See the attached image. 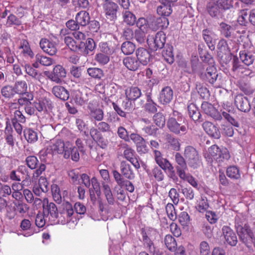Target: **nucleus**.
Listing matches in <instances>:
<instances>
[{
  "mask_svg": "<svg viewBox=\"0 0 255 255\" xmlns=\"http://www.w3.org/2000/svg\"><path fill=\"white\" fill-rule=\"evenodd\" d=\"M155 124L159 127H163L165 124V119L162 114L158 113L155 114L153 117Z\"/></svg>",
  "mask_w": 255,
  "mask_h": 255,
  "instance_id": "nucleus-60",
  "label": "nucleus"
},
{
  "mask_svg": "<svg viewBox=\"0 0 255 255\" xmlns=\"http://www.w3.org/2000/svg\"><path fill=\"white\" fill-rule=\"evenodd\" d=\"M24 136L28 142H34L38 139L37 133L33 130L28 128L24 131Z\"/></svg>",
  "mask_w": 255,
  "mask_h": 255,
  "instance_id": "nucleus-48",
  "label": "nucleus"
},
{
  "mask_svg": "<svg viewBox=\"0 0 255 255\" xmlns=\"http://www.w3.org/2000/svg\"><path fill=\"white\" fill-rule=\"evenodd\" d=\"M201 77L203 80L213 84L217 80L218 77L216 68L213 66L207 67L205 73L201 74Z\"/></svg>",
  "mask_w": 255,
  "mask_h": 255,
  "instance_id": "nucleus-22",
  "label": "nucleus"
},
{
  "mask_svg": "<svg viewBox=\"0 0 255 255\" xmlns=\"http://www.w3.org/2000/svg\"><path fill=\"white\" fill-rule=\"evenodd\" d=\"M201 108L206 114L212 117L215 120H221L222 119V116L212 104L208 102H203Z\"/></svg>",
  "mask_w": 255,
  "mask_h": 255,
  "instance_id": "nucleus-19",
  "label": "nucleus"
},
{
  "mask_svg": "<svg viewBox=\"0 0 255 255\" xmlns=\"http://www.w3.org/2000/svg\"><path fill=\"white\" fill-rule=\"evenodd\" d=\"M203 36L205 41L211 49H214V45L217 38L216 35L212 30L204 29L202 32Z\"/></svg>",
  "mask_w": 255,
  "mask_h": 255,
  "instance_id": "nucleus-25",
  "label": "nucleus"
},
{
  "mask_svg": "<svg viewBox=\"0 0 255 255\" xmlns=\"http://www.w3.org/2000/svg\"><path fill=\"white\" fill-rule=\"evenodd\" d=\"M184 156L189 166L194 169L197 168L201 163V156L197 150L192 146L185 147Z\"/></svg>",
  "mask_w": 255,
  "mask_h": 255,
  "instance_id": "nucleus-5",
  "label": "nucleus"
},
{
  "mask_svg": "<svg viewBox=\"0 0 255 255\" xmlns=\"http://www.w3.org/2000/svg\"><path fill=\"white\" fill-rule=\"evenodd\" d=\"M123 17L124 22L129 25H133L136 19L134 14L127 9L123 12Z\"/></svg>",
  "mask_w": 255,
  "mask_h": 255,
  "instance_id": "nucleus-40",
  "label": "nucleus"
},
{
  "mask_svg": "<svg viewBox=\"0 0 255 255\" xmlns=\"http://www.w3.org/2000/svg\"><path fill=\"white\" fill-rule=\"evenodd\" d=\"M188 111L190 118L193 121H198L200 120L201 115L198 109L194 104H191L189 105L188 106Z\"/></svg>",
  "mask_w": 255,
  "mask_h": 255,
  "instance_id": "nucleus-38",
  "label": "nucleus"
},
{
  "mask_svg": "<svg viewBox=\"0 0 255 255\" xmlns=\"http://www.w3.org/2000/svg\"><path fill=\"white\" fill-rule=\"evenodd\" d=\"M43 213L46 215L51 224H55L57 221L58 211L55 204L52 202L48 203L47 198H44Z\"/></svg>",
  "mask_w": 255,
  "mask_h": 255,
  "instance_id": "nucleus-9",
  "label": "nucleus"
},
{
  "mask_svg": "<svg viewBox=\"0 0 255 255\" xmlns=\"http://www.w3.org/2000/svg\"><path fill=\"white\" fill-rule=\"evenodd\" d=\"M52 92L56 97L63 101H66L69 99V92L62 86H54L52 88Z\"/></svg>",
  "mask_w": 255,
  "mask_h": 255,
  "instance_id": "nucleus-27",
  "label": "nucleus"
},
{
  "mask_svg": "<svg viewBox=\"0 0 255 255\" xmlns=\"http://www.w3.org/2000/svg\"><path fill=\"white\" fill-rule=\"evenodd\" d=\"M95 60L100 64L105 65L110 60L108 54H104L103 53H98L95 56Z\"/></svg>",
  "mask_w": 255,
  "mask_h": 255,
  "instance_id": "nucleus-61",
  "label": "nucleus"
},
{
  "mask_svg": "<svg viewBox=\"0 0 255 255\" xmlns=\"http://www.w3.org/2000/svg\"><path fill=\"white\" fill-rule=\"evenodd\" d=\"M67 142L64 143L61 139H54L51 140L50 144L46 149L40 151L41 155H52L53 154H64L67 149Z\"/></svg>",
  "mask_w": 255,
  "mask_h": 255,
  "instance_id": "nucleus-4",
  "label": "nucleus"
},
{
  "mask_svg": "<svg viewBox=\"0 0 255 255\" xmlns=\"http://www.w3.org/2000/svg\"><path fill=\"white\" fill-rule=\"evenodd\" d=\"M173 97V91L169 86H166L162 89L159 95V101L163 105L169 104Z\"/></svg>",
  "mask_w": 255,
  "mask_h": 255,
  "instance_id": "nucleus-16",
  "label": "nucleus"
},
{
  "mask_svg": "<svg viewBox=\"0 0 255 255\" xmlns=\"http://www.w3.org/2000/svg\"><path fill=\"white\" fill-rule=\"evenodd\" d=\"M172 12L171 4L166 3L161 0V5L157 8V13L162 16L165 17L169 16Z\"/></svg>",
  "mask_w": 255,
  "mask_h": 255,
  "instance_id": "nucleus-33",
  "label": "nucleus"
},
{
  "mask_svg": "<svg viewBox=\"0 0 255 255\" xmlns=\"http://www.w3.org/2000/svg\"><path fill=\"white\" fill-rule=\"evenodd\" d=\"M67 149L64 152V157L65 159H68L70 157L71 159L75 161H77L80 158L79 150L76 147L72 146L69 142H67Z\"/></svg>",
  "mask_w": 255,
  "mask_h": 255,
  "instance_id": "nucleus-23",
  "label": "nucleus"
},
{
  "mask_svg": "<svg viewBox=\"0 0 255 255\" xmlns=\"http://www.w3.org/2000/svg\"><path fill=\"white\" fill-rule=\"evenodd\" d=\"M48 218L43 213H38L35 218V224L38 228H42L44 226Z\"/></svg>",
  "mask_w": 255,
  "mask_h": 255,
  "instance_id": "nucleus-58",
  "label": "nucleus"
},
{
  "mask_svg": "<svg viewBox=\"0 0 255 255\" xmlns=\"http://www.w3.org/2000/svg\"><path fill=\"white\" fill-rule=\"evenodd\" d=\"M89 117L92 122L96 125V121H101L104 118V112L100 109H92L89 113Z\"/></svg>",
  "mask_w": 255,
  "mask_h": 255,
  "instance_id": "nucleus-37",
  "label": "nucleus"
},
{
  "mask_svg": "<svg viewBox=\"0 0 255 255\" xmlns=\"http://www.w3.org/2000/svg\"><path fill=\"white\" fill-rule=\"evenodd\" d=\"M174 119H169L167 126L169 130L176 134L183 135L187 131V127L182 125L180 123Z\"/></svg>",
  "mask_w": 255,
  "mask_h": 255,
  "instance_id": "nucleus-11",
  "label": "nucleus"
},
{
  "mask_svg": "<svg viewBox=\"0 0 255 255\" xmlns=\"http://www.w3.org/2000/svg\"><path fill=\"white\" fill-rule=\"evenodd\" d=\"M165 41V34L162 31L158 32L155 36H148L147 38L149 47L153 51L162 48Z\"/></svg>",
  "mask_w": 255,
  "mask_h": 255,
  "instance_id": "nucleus-8",
  "label": "nucleus"
},
{
  "mask_svg": "<svg viewBox=\"0 0 255 255\" xmlns=\"http://www.w3.org/2000/svg\"><path fill=\"white\" fill-rule=\"evenodd\" d=\"M21 24V20L15 15L13 14H10L8 16L6 22V25L7 26H11L12 25L19 26Z\"/></svg>",
  "mask_w": 255,
  "mask_h": 255,
  "instance_id": "nucleus-54",
  "label": "nucleus"
},
{
  "mask_svg": "<svg viewBox=\"0 0 255 255\" xmlns=\"http://www.w3.org/2000/svg\"><path fill=\"white\" fill-rule=\"evenodd\" d=\"M15 94L25 95L27 86L25 81H20L16 82L13 87Z\"/></svg>",
  "mask_w": 255,
  "mask_h": 255,
  "instance_id": "nucleus-39",
  "label": "nucleus"
},
{
  "mask_svg": "<svg viewBox=\"0 0 255 255\" xmlns=\"http://www.w3.org/2000/svg\"><path fill=\"white\" fill-rule=\"evenodd\" d=\"M214 3H217L222 10H226L232 6V2L230 0H212Z\"/></svg>",
  "mask_w": 255,
  "mask_h": 255,
  "instance_id": "nucleus-56",
  "label": "nucleus"
},
{
  "mask_svg": "<svg viewBox=\"0 0 255 255\" xmlns=\"http://www.w3.org/2000/svg\"><path fill=\"white\" fill-rule=\"evenodd\" d=\"M235 227L240 240L247 247L252 243L254 237V233L250 229L246 221L242 220L239 216L236 218Z\"/></svg>",
  "mask_w": 255,
  "mask_h": 255,
  "instance_id": "nucleus-1",
  "label": "nucleus"
},
{
  "mask_svg": "<svg viewBox=\"0 0 255 255\" xmlns=\"http://www.w3.org/2000/svg\"><path fill=\"white\" fill-rule=\"evenodd\" d=\"M203 128L206 132L210 136L217 139L220 137V132L219 129L211 122H204L203 124Z\"/></svg>",
  "mask_w": 255,
  "mask_h": 255,
  "instance_id": "nucleus-24",
  "label": "nucleus"
},
{
  "mask_svg": "<svg viewBox=\"0 0 255 255\" xmlns=\"http://www.w3.org/2000/svg\"><path fill=\"white\" fill-rule=\"evenodd\" d=\"M209 207L207 200L206 198L201 197L197 201L196 208L200 212H204Z\"/></svg>",
  "mask_w": 255,
  "mask_h": 255,
  "instance_id": "nucleus-53",
  "label": "nucleus"
},
{
  "mask_svg": "<svg viewBox=\"0 0 255 255\" xmlns=\"http://www.w3.org/2000/svg\"><path fill=\"white\" fill-rule=\"evenodd\" d=\"M33 105L35 109L39 112L46 113L52 109L51 101L46 98H41L36 100Z\"/></svg>",
  "mask_w": 255,
  "mask_h": 255,
  "instance_id": "nucleus-14",
  "label": "nucleus"
},
{
  "mask_svg": "<svg viewBox=\"0 0 255 255\" xmlns=\"http://www.w3.org/2000/svg\"><path fill=\"white\" fill-rule=\"evenodd\" d=\"M199 249L201 255H210V249L207 242H201L200 244Z\"/></svg>",
  "mask_w": 255,
  "mask_h": 255,
  "instance_id": "nucleus-64",
  "label": "nucleus"
},
{
  "mask_svg": "<svg viewBox=\"0 0 255 255\" xmlns=\"http://www.w3.org/2000/svg\"><path fill=\"white\" fill-rule=\"evenodd\" d=\"M19 50L20 54L25 58H32L34 57V53L26 40H23L21 42Z\"/></svg>",
  "mask_w": 255,
  "mask_h": 255,
  "instance_id": "nucleus-29",
  "label": "nucleus"
},
{
  "mask_svg": "<svg viewBox=\"0 0 255 255\" xmlns=\"http://www.w3.org/2000/svg\"><path fill=\"white\" fill-rule=\"evenodd\" d=\"M169 22L168 19L164 16L158 17L153 20L149 24V29L153 31H156L159 28H164L167 27Z\"/></svg>",
  "mask_w": 255,
  "mask_h": 255,
  "instance_id": "nucleus-26",
  "label": "nucleus"
},
{
  "mask_svg": "<svg viewBox=\"0 0 255 255\" xmlns=\"http://www.w3.org/2000/svg\"><path fill=\"white\" fill-rule=\"evenodd\" d=\"M142 239L144 244L149 248L151 253L155 252V248L154 247L151 239L144 233H142Z\"/></svg>",
  "mask_w": 255,
  "mask_h": 255,
  "instance_id": "nucleus-63",
  "label": "nucleus"
},
{
  "mask_svg": "<svg viewBox=\"0 0 255 255\" xmlns=\"http://www.w3.org/2000/svg\"><path fill=\"white\" fill-rule=\"evenodd\" d=\"M123 64L125 67L130 71H136L140 67L136 59L132 56H128L125 58L123 61Z\"/></svg>",
  "mask_w": 255,
  "mask_h": 255,
  "instance_id": "nucleus-28",
  "label": "nucleus"
},
{
  "mask_svg": "<svg viewBox=\"0 0 255 255\" xmlns=\"http://www.w3.org/2000/svg\"><path fill=\"white\" fill-rule=\"evenodd\" d=\"M85 46L83 52L84 55H88L90 52H92L96 48V44L94 40L92 38H88L86 43H85Z\"/></svg>",
  "mask_w": 255,
  "mask_h": 255,
  "instance_id": "nucleus-52",
  "label": "nucleus"
},
{
  "mask_svg": "<svg viewBox=\"0 0 255 255\" xmlns=\"http://www.w3.org/2000/svg\"><path fill=\"white\" fill-rule=\"evenodd\" d=\"M126 98L132 101H135L141 95V90L136 87L127 89L125 92Z\"/></svg>",
  "mask_w": 255,
  "mask_h": 255,
  "instance_id": "nucleus-31",
  "label": "nucleus"
},
{
  "mask_svg": "<svg viewBox=\"0 0 255 255\" xmlns=\"http://www.w3.org/2000/svg\"><path fill=\"white\" fill-rule=\"evenodd\" d=\"M142 239L144 244L149 248L151 253L155 252V248L154 247L151 239L144 233H142Z\"/></svg>",
  "mask_w": 255,
  "mask_h": 255,
  "instance_id": "nucleus-62",
  "label": "nucleus"
},
{
  "mask_svg": "<svg viewBox=\"0 0 255 255\" xmlns=\"http://www.w3.org/2000/svg\"><path fill=\"white\" fill-rule=\"evenodd\" d=\"M2 96L6 99H10L15 95L13 87L11 86L6 85L1 89Z\"/></svg>",
  "mask_w": 255,
  "mask_h": 255,
  "instance_id": "nucleus-46",
  "label": "nucleus"
},
{
  "mask_svg": "<svg viewBox=\"0 0 255 255\" xmlns=\"http://www.w3.org/2000/svg\"><path fill=\"white\" fill-rule=\"evenodd\" d=\"M72 97L74 102L79 105H83L86 101L85 95L80 90H74L72 92Z\"/></svg>",
  "mask_w": 255,
  "mask_h": 255,
  "instance_id": "nucleus-35",
  "label": "nucleus"
},
{
  "mask_svg": "<svg viewBox=\"0 0 255 255\" xmlns=\"http://www.w3.org/2000/svg\"><path fill=\"white\" fill-rule=\"evenodd\" d=\"M175 160L176 163L177 164V166L176 167L177 172L178 175H179L180 171L185 172V170L187 168V164L184 158L180 153L177 152L175 153Z\"/></svg>",
  "mask_w": 255,
  "mask_h": 255,
  "instance_id": "nucleus-32",
  "label": "nucleus"
},
{
  "mask_svg": "<svg viewBox=\"0 0 255 255\" xmlns=\"http://www.w3.org/2000/svg\"><path fill=\"white\" fill-rule=\"evenodd\" d=\"M75 19L79 25L85 26L89 22V14L86 11H81L76 14Z\"/></svg>",
  "mask_w": 255,
  "mask_h": 255,
  "instance_id": "nucleus-34",
  "label": "nucleus"
},
{
  "mask_svg": "<svg viewBox=\"0 0 255 255\" xmlns=\"http://www.w3.org/2000/svg\"><path fill=\"white\" fill-rule=\"evenodd\" d=\"M222 10L217 3H214L212 0H211L208 5V12L212 17H216L219 15Z\"/></svg>",
  "mask_w": 255,
  "mask_h": 255,
  "instance_id": "nucleus-42",
  "label": "nucleus"
},
{
  "mask_svg": "<svg viewBox=\"0 0 255 255\" xmlns=\"http://www.w3.org/2000/svg\"><path fill=\"white\" fill-rule=\"evenodd\" d=\"M121 172L123 176L128 179H133L134 178V173L130 165L126 161L121 163Z\"/></svg>",
  "mask_w": 255,
  "mask_h": 255,
  "instance_id": "nucleus-30",
  "label": "nucleus"
},
{
  "mask_svg": "<svg viewBox=\"0 0 255 255\" xmlns=\"http://www.w3.org/2000/svg\"><path fill=\"white\" fill-rule=\"evenodd\" d=\"M240 57L242 61L246 65L249 66L251 65L254 62V57L253 55L246 51H241L240 52Z\"/></svg>",
  "mask_w": 255,
  "mask_h": 255,
  "instance_id": "nucleus-47",
  "label": "nucleus"
},
{
  "mask_svg": "<svg viewBox=\"0 0 255 255\" xmlns=\"http://www.w3.org/2000/svg\"><path fill=\"white\" fill-rule=\"evenodd\" d=\"M220 28L221 33L224 36L229 37L231 36L233 28L230 25L224 22H222L220 24Z\"/></svg>",
  "mask_w": 255,
  "mask_h": 255,
  "instance_id": "nucleus-59",
  "label": "nucleus"
},
{
  "mask_svg": "<svg viewBox=\"0 0 255 255\" xmlns=\"http://www.w3.org/2000/svg\"><path fill=\"white\" fill-rule=\"evenodd\" d=\"M178 221L184 229H188L191 224L189 216L186 212H182L179 214Z\"/></svg>",
  "mask_w": 255,
  "mask_h": 255,
  "instance_id": "nucleus-43",
  "label": "nucleus"
},
{
  "mask_svg": "<svg viewBox=\"0 0 255 255\" xmlns=\"http://www.w3.org/2000/svg\"><path fill=\"white\" fill-rule=\"evenodd\" d=\"M136 60L139 65L146 66L150 60V54L149 51L144 48H138L135 51Z\"/></svg>",
  "mask_w": 255,
  "mask_h": 255,
  "instance_id": "nucleus-15",
  "label": "nucleus"
},
{
  "mask_svg": "<svg viewBox=\"0 0 255 255\" xmlns=\"http://www.w3.org/2000/svg\"><path fill=\"white\" fill-rule=\"evenodd\" d=\"M179 172V176L180 178L187 181L194 187H197L198 184L193 176L186 174L185 172H182L181 171H180Z\"/></svg>",
  "mask_w": 255,
  "mask_h": 255,
  "instance_id": "nucleus-51",
  "label": "nucleus"
},
{
  "mask_svg": "<svg viewBox=\"0 0 255 255\" xmlns=\"http://www.w3.org/2000/svg\"><path fill=\"white\" fill-rule=\"evenodd\" d=\"M66 72L65 69L60 65H56L53 70V72L49 76V78L52 81L59 83L61 78L65 77Z\"/></svg>",
  "mask_w": 255,
  "mask_h": 255,
  "instance_id": "nucleus-18",
  "label": "nucleus"
},
{
  "mask_svg": "<svg viewBox=\"0 0 255 255\" xmlns=\"http://www.w3.org/2000/svg\"><path fill=\"white\" fill-rule=\"evenodd\" d=\"M228 177L233 180H238L241 178V171L237 166L232 165L226 170Z\"/></svg>",
  "mask_w": 255,
  "mask_h": 255,
  "instance_id": "nucleus-36",
  "label": "nucleus"
},
{
  "mask_svg": "<svg viewBox=\"0 0 255 255\" xmlns=\"http://www.w3.org/2000/svg\"><path fill=\"white\" fill-rule=\"evenodd\" d=\"M235 103L238 109L241 111L248 112L251 110V106L248 99L243 95H237L235 97Z\"/></svg>",
  "mask_w": 255,
  "mask_h": 255,
  "instance_id": "nucleus-20",
  "label": "nucleus"
},
{
  "mask_svg": "<svg viewBox=\"0 0 255 255\" xmlns=\"http://www.w3.org/2000/svg\"><path fill=\"white\" fill-rule=\"evenodd\" d=\"M35 60L39 62L41 65L45 66H50L55 63L54 60L52 58L40 54L36 55Z\"/></svg>",
  "mask_w": 255,
  "mask_h": 255,
  "instance_id": "nucleus-41",
  "label": "nucleus"
},
{
  "mask_svg": "<svg viewBox=\"0 0 255 255\" xmlns=\"http://www.w3.org/2000/svg\"><path fill=\"white\" fill-rule=\"evenodd\" d=\"M87 73L90 76L95 79H100L104 76L102 70L98 68H89L87 69Z\"/></svg>",
  "mask_w": 255,
  "mask_h": 255,
  "instance_id": "nucleus-49",
  "label": "nucleus"
},
{
  "mask_svg": "<svg viewBox=\"0 0 255 255\" xmlns=\"http://www.w3.org/2000/svg\"><path fill=\"white\" fill-rule=\"evenodd\" d=\"M167 143L169 148L175 151H178L180 150V144L177 138L169 137L168 138Z\"/></svg>",
  "mask_w": 255,
  "mask_h": 255,
  "instance_id": "nucleus-55",
  "label": "nucleus"
},
{
  "mask_svg": "<svg viewBox=\"0 0 255 255\" xmlns=\"http://www.w3.org/2000/svg\"><path fill=\"white\" fill-rule=\"evenodd\" d=\"M135 48V45L130 41L124 42L121 46V50L125 55L131 54L134 52Z\"/></svg>",
  "mask_w": 255,
  "mask_h": 255,
  "instance_id": "nucleus-44",
  "label": "nucleus"
},
{
  "mask_svg": "<svg viewBox=\"0 0 255 255\" xmlns=\"http://www.w3.org/2000/svg\"><path fill=\"white\" fill-rule=\"evenodd\" d=\"M165 209L168 218L171 220L174 221L177 218V215L173 204L171 203L167 204Z\"/></svg>",
  "mask_w": 255,
  "mask_h": 255,
  "instance_id": "nucleus-57",
  "label": "nucleus"
},
{
  "mask_svg": "<svg viewBox=\"0 0 255 255\" xmlns=\"http://www.w3.org/2000/svg\"><path fill=\"white\" fill-rule=\"evenodd\" d=\"M51 192L54 200L58 204L61 203L62 197L59 187L56 184L52 185L51 186Z\"/></svg>",
  "mask_w": 255,
  "mask_h": 255,
  "instance_id": "nucleus-50",
  "label": "nucleus"
},
{
  "mask_svg": "<svg viewBox=\"0 0 255 255\" xmlns=\"http://www.w3.org/2000/svg\"><path fill=\"white\" fill-rule=\"evenodd\" d=\"M153 156L156 163L164 170H168L171 171L173 170V167L170 162L165 158H163L161 152L158 150H154Z\"/></svg>",
  "mask_w": 255,
  "mask_h": 255,
  "instance_id": "nucleus-12",
  "label": "nucleus"
},
{
  "mask_svg": "<svg viewBox=\"0 0 255 255\" xmlns=\"http://www.w3.org/2000/svg\"><path fill=\"white\" fill-rule=\"evenodd\" d=\"M41 48L50 55H54L57 52V48L55 43L47 39H42L40 41Z\"/></svg>",
  "mask_w": 255,
  "mask_h": 255,
  "instance_id": "nucleus-21",
  "label": "nucleus"
},
{
  "mask_svg": "<svg viewBox=\"0 0 255 255\" xmlns=\"http://www.w3.org/2000/svg\"><path fill=\"white\" fill-rule=\"evenodd\" d=\"M222 230L227 243L232 246H235L238 240L237 236L233 230L228 226H224Z\"/></svg>",
  "mask_w": 255,
  "mask_h": 255,
  "instance_id": "nucleus-17",
  "label": "nucleus"
},
{
  "mask_svg": "<svg viewBox=\"0 0 255 255\" xmlns=\"http://www.w3.org/2000/svg\"><path fill=\"white\" fill-rule=\"evenodd\" d=\"M73 36H65L64 42L66 45L72 51H82L85 43L83 42L86 38L85 34L79 31H75L72 33Z\"/></svg>",
  "mask_w": 255,
  "mask_h": 255,
  "instance_id": "nucleus-2",
  "label": "nucleus"
},
{
  "mask_svg": "<svg viewBox=\"0 0 255 255\" xmlns=\"http://www.w3.org/2000/svg\"><path fill=\"white\" fill-rule=\"evenodd\" d=\"M206 157L220 162L229 159L230 155L226 148L221 149L217 145H213L208 148Z\"/></svg>",
  "mask_w": 255,
  "mask_h": 255,
  "instance_id": "nucleus-6",
  "label": "nucleus"
},
{
  "mask_svg": "<svg viewBox=\"0 0 255 255\" xmlns=\"http://www.w3.org/2000/svg\"><path fill=\"white\" fill-rule=\"evenodd\" d=\"M74 211L72 205L67 202L64 206L63 209L58 213L57 221H55V224H61L65 225L70 222L74 223L76 221L73 217Z\"/></svg>",
  "mask_w": 255,
  "mask_h": 255,
  "instance_id": "nucleus-3",
  "label": "nucleus"
},
{
  "mask_svg": "<svg viewBox=\"0 0 255 255\" xmlns=\"http://www.w3.org/2000/svg\"><path fill=\"white\" fill-rule=\"evenodd\" d=\"M164 244L167 248L171 251H174L177 247L175 239L170 235H167L164 238Z\"/></svg>",
  "mask_w": 255,
  "mask_h": 255,
  "instance_id": "nucleus-45",
  "label": "nucleus"
},
{
  "mask_svg": "<svg viewBox=\"0 0 255 255\" xmlns=\"http://www.w3.org/2000/svg\"><path fill=\"white\" fill-rule=\"evenodd\" d=\"M137 28L134 32V38L139 43L144 42L145 40V34L149 29V24L144 18H140L136 22Z\"/></svg>",
  "mask_w": 255,
  "mask_h": 255,
  "instance_id": "nucleus-7",
  "label": "nucleus"
},
{
  "mask_svg": "<svg viewBox=\"0 0 255 255\" xmlns=\"http://www.w3.org/2000/svg\"><path fill=\"white\" fill-rule=\"evenodd\" d=\"M121 146L123 148L125 149L123 153L124 157L129 161L136 169H139L140 168V164L134 150L127 143L121 144Z\"/></svg>",
  "mask_w": 255,
  "mask_h": 255,
  "instance_id": "nucleus-10",
  "label": "nucleus"
},
{
  "mask_svg": "<svg viewBox=\"0 0 255 255\" xmlns=\"http://www.w3.org/2000/svg\"><path fill=\"white\" fill-rule=\"evenodd\" d=\"M104 12L106 17L111 20H114L117 17V14L119 8L115 2L102 5Z\"/></svg>",
  "mask_w": 255,
  "mask_h": 255,
  "instance_id": "nucleus-13",
  "label": "nucleus"
}]
</instances>
